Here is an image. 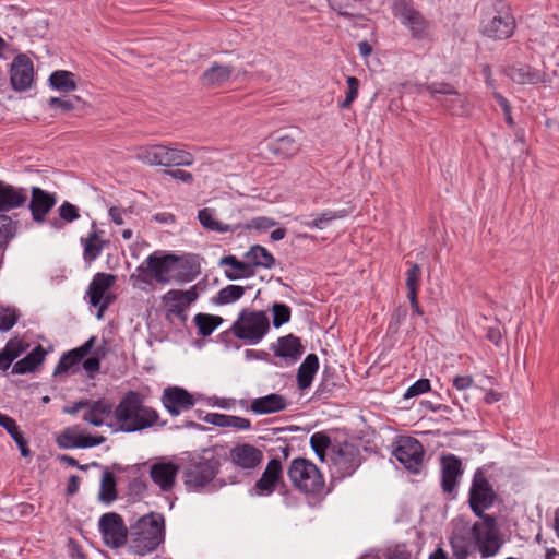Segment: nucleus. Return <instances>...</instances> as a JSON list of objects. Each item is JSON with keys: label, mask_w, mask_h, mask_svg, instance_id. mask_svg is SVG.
Instances as JSON below:
<instances>
[{"label": "nucleus", "mask_w": 559, "mask_h": 559, "mask_svg": "<svg viewBox=\"0 0 559 559\" xmlns=\"http://www.w3.org/2000/svg\"><path fill=\"white\" fill-rule=\"evenodd\" d=\"M56 204V198L38 187L32 188V198L29 202V210L33 219L37 223H43L46 215Z\"/></svg>", "instance_id": "393cba45"}, {"label": "nucleus", "mask_w": 559, "mask_h": 559, "mask_svg": "<svg viewBox=\"0 0 559 559\" xmlns=\"http://www.w3.org/2000/svg\"><path fill=\"white\" fill-rule=\"evenodd\" d=\"M59 216L67 223H71L79 218V211L76 206L70 202H63L59 207Z\"/></svg>", "instance_id": "bf43d9fd"}, {"label": "nucleus", "mask_w": 559, "mask_h": 559, "mask_svg": "<svg viewBox=\"0 0 559 559\" xmlns=\"http://www.w3.org/2000/svg\"><path fill=\"white\" fill-rule=\"evenodd\" d=\"M310 444L317 456L323 462L325 451L331 447V439L323 432H316L310 438Z\"/></svg>", "instance_id": "3c124183"}, {"label": "nucleus", "mask_w": 559, "mask_h": 559, "mask_svg": "<svg viewBox=\"0 0 559 559\" xmlns=\"http://www.w3.org/2000/svg\"><path fill=\"white\" fill-rule=\"evenodd\" d=\"M228 419L229 415L218 413H209L203 417V421H205L206 424L222 428L227 427Z\"/></svg>", "instance_id": "e2e57ef3"}, {"label": "nucleus", "mask_w": 559, "mask_h": 559, "mask_svg": "<svg viewBox=\"0 0 559 559\" xmlns=\"http://www.w3.org/2000/svg\"><path fill=\"white\" fill-rule=\"evenodd\" d=\"M27 347L28 345L23 341L13 338L10 340L2 349L14 361L27 349Z\"/></svg>", "instance_id": "4d7b16f0"}, {"label": "nucleus", "mask_w": 559, "mask_h": 559, "mask_svg": "<svg viewBox=\"0 0 559 559\" xmlns=\"http://www.w3.org/2000/svg\"><path fill=\"white\" fill-rule=\"evenodd\" d=\"M393 455L406 469L417 473L423 465L424 448L415 438L401 437Z\"/></svg>", "instance_id": "ddd939ff"}, {"label": "nucleus", "mask_w": 559, "mask_h": 559, "mask_svg": "<svg viewBox=\"0 0 559 559\" xmlns=\"http://www.w3.org/2000/svg\"><path fill=\"white\" fill-rule=\"evenodd\" d=\"M218 471L219 462L215 457L192 460L185 471L183 480L188 487L203 488L215 478Z\"/></svg>", "instance_id": "f8f14e48"}, {"label": "nucleus", "mask_w": 559, "mask_h": 559, "mask_svg": "<svg viewBox=\"0 0 559 559\" xmlns=\"http://www.w3.org/2000/svg\"><path fill=\"white\" fill-rule=\"evenodd\" d=\"M0 426L7 430V432L11 436V438L17 444L21 455L24 457L31 456V450L27 447V441L24 438L22 431L20 430L16 421L4 414L0 415Z\"/></svg>", "instance_id": "58836bf2"}, {"label": "nucleus", "mask_w": 559, "mask_h": 559, "mask_svg": "<svg viewBox=\"0 0 559 559\" xmlns=\"http://www.w3.org/2000/svg\"><path fill=\"white\" fill-rule=\"evenodd\" d=\"M283 484V468L278 459H272L254 484L257 496H271Z\"/></svg>", "instance_id": "aec40b11"}, {"label": "nucleus", "mask_w": 559, "mask_h": 559, "mask_svg": "<svg viewBox=\"0 0 559 559\" xmlns=\"http://www.w3.org/2000/svg\"><path fill=\"white\" fill-rule=\"evenodd\" d=\"M248 262L252 267L271 269L275 264L274 257L262 246L255 245L246 253Z\"/></svg>", "instance_id": "a19ab883"}, {"label": "nucleus", "mask_w": 559, "mask_h": 559, "mask_svg": "<svg viewBox=\"0 0 559 559\" xmlns=\"http://www.w3.org/2000/svg\"><path fill=\"white\" fill-rule=\"evenodd\" d=\"M442 489L452 492L457 484V477L462 474L461 461L454 455L443 456L441 460Z\"/></svg>", "instance_id": "2f4dec72"}, {"label": "nucleus", "mask_w": 559, "mask_h": 559, "mask_svg": "<svg viewBox=\"0 0 559 559\" xmlns=\"http://www.w3.org/2000/svg\"><path fill=\"white\" fill-rule=\"evenodd\" d=\"M99 530L106 545L118 548L127 540V528L117 513H106L99 519Z\"/></svg>", "instance_id": "f3484780"}, {"label": "nucleus", "mask_w": 559, "mask_h": 559, "mask_svg": "<svg viewBox=\"0 0 559 559\" xmlns=\"http://www.w3.org/2000/svg\"><path fill=\"white\" fill-rule=\"evenodd\" d=\"M130 540L133 552L145 556L158 548L165 540V518L151 512L130 526Z\"/></svg>", "instance_id": "7ed1b4c3"}, {"label": "nucleus", "mask_w": 559, "mask_h": 559, "mask_svg": "<svg viewBox=\"0 0 559 559\" xmlns=\"http://www.w3.org/2000/svg\"><path fill=\"white\" fill-rule=\"evenodd\" d=\"M115 419L121 431L135 432L155 426L159 415L156 409L145 405L141 393L128 391L115 407Z\"/></svg>", "instance_id": "f03ea898"}, {"label": "nucleus", "mask_w": 559, "mask_h": 559, "mask_svg": "<svg viewBox=\"0 0 559 559\" xmlns=\"http://www.w3.org/2000/svg\"><path fill=\"white\" fill-rule=\"evenodd\" d=\"M288 406L287 400L276 393L258 397L251 401L250 409L255 414H272L286 409Z\"/></svg>", "instance_id": "7c9ffc66"}, {"label": "nucleus", "mask_w": 559, "mask_h": 559, "mask_svg": "<svg viewBox=\"0 0 559 559\" xmlns=\"http://www.w3.org/2000/svg\"><path fill=\"white\" fill-rule=\"evenodd\" d=\"M452 525L450 545L454 559H467L475 550H478L481 557L488 558L495 556L501 548L502 542L496 518L492 515H486L484 521L473 525L457 518Z\"/></svg>", "instance_id": "f257e3e1"}, {"label": "nucleus", "mask_w": 559, "mask_h": 559, "mask_svg": "<svg viewBox=\"0 0 559 559\" xmlns=\"http://www.w3.org/2000/svg\"><path fill=\"white\" fill-rule=\"evenodd\" d=\"M275 354L280 357H290L297 359L302 354V346L299 338L287 335L278 340Z\"/></svg>", "instance_id": "79ce46f5"}, {"label": "nucleus", "mask_w": 559, "mask_h": 559, "mask_svg": "<svg viewBox=\"0 0 559 559\" xmlns=\"http://www.w3.org/2000/svg\"><path fill=\"white\" fill-rule=\"evenodd\" d=\"M234 70L235 68L231 64L214 62L202 73L200 78L201 83L205 87L222 86L229 81Z\"/></svg>", "instance_id": "c85d7f7f"}, {"label": "nucleus", "mask_w": 559, "mask_h": 559, "mask_svg": "<svg viewBox=\"0 0 559 559\" xmlns=\"http://www.w3.org/2000/svg\"><path fill=\"white\" fill-rule=\"evenodd\" d=\"M198 218L200 221V224L209 230L217 231V233H228V231H235L240 226L239 225H229L218 222L214 218L213 211L211 209H202L198 213Z\"/></svg>", "instance_id": "ea45409f"}, {"label": "nucleus", "mask_w": 559, "mask_h": 559, "mask_svg": "<svg viewBox=\"0 0 559 559\" xmlns=\"http://www.w3.org/2000/svg\"><path fill=\"white\" fill-rule=\"evenodd\" d=\"M26 200V189L0 182V214L21 207Z\"/></svg>", "instance_id": "cd10ccee"}, {"label": "nucleus", "mask_w": 559, "mask_h": 559, "mask_svg": "<svg viewBox=\"0 0 559 559\" xmlns=\"http://www.w3.org/2000/svg\"><path fill=\"white\" fill-rule=\"evenodd\" d=\"M16 234V223L11 216L0 214V249L8 245V242Z\"/></svg>", "instance_id": "8fccbe9b"}, {"label": "nucleus", "mask_w": 559, "mask_h": 559, "mask_svg": "<svg viewBox=\"0 0 559 559\" xmlns=\"http://www.w3.org/2000/svg\"><path fill=\"white\" fill-rule=\"evenodd\" d=\"M46 356V350L41 345L36 346L26 357L16 361L12 368L14 374H25L32 372L40 365Z\"/></svg>", "instance_id": "c9c22d12"}, {"label": "nucleus", "mask_w": 559, "mask_h": 559, "mask_svg": "<svg viewBox=\"0 0 559 559\" xmlns=\"http://www.w3.org/2000/svg\"><path fill=\"white\" fill-rule=\"evenodd\" d=\"M198 298L195 287L187 290L170 289L162 296V301L167 308V311L176 317L183 316L185 311Z\"/></svg>", "instance_id": "5701e85b"}, {"label": "nucleus", "mask_w": 559, "mask_h": 559, "mask_svg": "<svg viewBox=\"0 0 559 559\" xmlns=\"http://www.w3.org/2000/svg\"><path fill=\"white\" fill-rule=\"evenodd\" d=\"M105 437L103 436H90L78 433L73 428H67L58 437L57 442L60 448L63 449H73V448H92L95 445H99L105 442Z\"/></svg>", "instance_id": "a878e982"}, {"label": "nucleus", "mask_w": 559, "mask_h": 559, "mask_svg": "<svg viewBox=\"0 0 559 559\" xmlns=\"http://www.w3.org/2000/svg\"><path fill=\"white\" fill-rule=\"evenodd\" d=\"M151 258H160V253L154 252L150 254L145 261L136 267L135 273L130 276L132 285L142 290H147V288L152 286L153 281L157 282V275L148 262Z\"/></svg>", "instance_id": "473e14b6"}, {"label": "nucleus", "mask_w": 559, "mask_h": 559, "mask_svg": "<svg viewBox=\"0 0 559 559\" xmlns=\"http://www.w3.org/2000/svg\"><path fill=\"white\" fill-rule=\"evenodd\" d=\"M393 12L401 24L408 29L413 39L424 40L431 36V23L414 8L411 1L394 0Z\"/></svg>", "instance_id": "1a4fd4ad"}, {"label": "nucleus", "mask_w": 559, "mask_h": 559, "mask_svg": "<svg viewBox=\"0 0 559 559\" xmlns=\"http://www.w3.org/2000/svg\"><path fill=\"white\" fill-rule=\"evenodd\" d=\"M495 493L484 477H475L469 491V506L473 512L484 521V510L490 508Z\"/></svg>", "instance_id": "a211bd4d"}, {"label": "nucleus", "mask_w": 559, "mask_h": 559, "mask_svg": "<svg viewBox=\"0 0 559 559\" xmlns=\"http://www.w3.org/2000/svg\"><path fill=\"white\" fill-rule=\"evenodd\" d=\"M179 466L173 462H155L150 466V477L163 492H169L176 485Z\"/></svg>", "instance_id": "4be33fe9"}, {"label": "nucleus", "mask_w": 559, "mask_h": 559, "mask_svg": "<svg viewBox=\"0 0 559 559\" xmlns=\"http://www.w3.org/2000/svg\"><path fill=\"white\" fill-rule=\"evenodd\" d=\"M226 428H234L236 430H249L251 428V421L248 418L229 415Z\"/></svg>", "instance_id": "0e129e2a"}, {"label": "nucleus", "mask_w": 559, "mask_h": 559, "mask_svg": "<svg viewBox=\"0 0 559 559\" xmlns=\"http://www.w3.org/2000/svg\"><path fill=\"white\" fill-rule=\"evenodd\" d=\"M473 378L471 376H457L453 379V385L457 390H466L473 385Z\"/></svg>", "instance_id": "774afa93"}, {"label": "nucleus", "mask_w": 559, "mask_h": 559, "mask_svg": "<svg viewBox=\"0 0 559 559\" xmlns=\"http://www.w3.org/2000/svg\"><path fill=\"white\" fill-rule=\"evenodd\" d=\"M219 264L229 266V270L225 271V275L230 281L248 278L255 273V270L249 262L239 261L235 255L222 258Z\"/></svg>", "instance_id": "72a5a7b5"}, {"label": "nucleus", "mask_w": 559, "mask_h": 559, "mask_svg": "<svg viewBox=\"0 0 559 559\" xmlns=\"http://www.w3.org/2000/svg\"><path fill=\"white\" fill-rule=\"evenodd\" d=\"M20 311L12 306L0 305V331H10L19 321Z\"/></svg>", "instance_id": "de8ad7c7"}, {"label": "nucleus", "mask_w": 559, "mask_h": 559, "mask_svg": "<svg viewBox=\"0 0 559 559\" xmlns=\"http://www.w3.org/2000/svg\"><path fill=\"white\" fill-rule=\"evenodd\" d=\"M148 262L159 284L175 282L182 285L192 282L200 273L199 263L189 255L160 254V258H151Z\"/></svg>", "instance_id": "20e7f679"}, {"label": "nucleus", "mask_w": 559, "mask_h": 559, "mask_svg": "<svg viewBox=\"0 0 559 559\" xmlns=\"http://www.w3.org/2000/svg\"><path fill=\"white\" fill-rule=\"evenodd\" d=\"M428 391H430V381L428 379H419L406 390L404 399H411Z\"/></svg>", "instance_id": "13d9d810"}, {"label": "nucleus", "mask_w": 559, "mask_h": 559, "mask_svg": "<svg viewBox=\"0 0 559 559\" xmlns=\"http://www.w3.org/2000/svg\"><path fill=\"white\" fill-rule=\"evenodd\" d=\"M135 158L148 166H191L194 163L190 152L165 144L140 146Z\"/></svg>", "instance_id": "423d86ee"}, {"label": "nucleus", "mask_w": 559, "mask_h": 559, "mask_svg": "<svg viewBox=\"0 0 559 559\" xmlns=\"http://www.w3.org/2000/svg\"><path fill=\"white\" fill-rule=\"evenodd\" d=\"M276 224V222L269 217H257L253 218L247 226V228H254V229H269L273 227Z\"/></svg>", "instance_id": "69168bd1"}, {"label": "nucleus", "mask_w": 559, "mask_h": 559, "mask_svg": "<svg viewBox=\"0 0 559 559\" xmlns=\"http://www.w3.org/2000/svg\"><path fill=\"white\" fill-rule=\"evenodd\" d=\"M329 463L336 477L350 476L361 463L359 448L348 442L333 445L329 454Z\"/></svg>", "instance_id": "9d476101"}, {"label": "nucleus", "mask_w": 559, "mask_h": 559, "mask_svg": "<svg viewBox=\"0 0 559 559\" xmlns=\"http://www.w3.org/2000/svg\"><path fill=\"white\" fill-rule=\"evenodd\" d=\"M166 174L169 175L171 178L177 179L182 182L190 183L193 179V176L191 173L182 170V169L167 170Z\"/></svg>", "instance_id": "338daca9"}, {"label": "nucleus", "mask_w": 559, "mask_h": 559, "mask_svg": "<svg viewBox=\"0 0 559 559\" xmlns=\"http://www.w3.org/2000/svg\"><path fill=\"white\" fill-rule=\"evenodd\" d=\"M10 83L14 91L25 92L34 83V66L24 53L17 55L10 66Z\"/></svg>", "instance_id": "2eb2a0df"}, {"label": "nucleus", "mask_w": 559, "mask_h": 559, "mask_svg": "<svg viewBox=\"0 0 559 559\" xmlns=\"http://www.w3.org/2000/svg\"><path fill=\"white\" fill-rule=\"evenodd\" d=\"M346 83H347L346 96H345V99L340 103V107L344 108V109L350 107L352 103L358 96V91H359V86H360L359 80L355 76H347Z\"/></svg>", "instance_id": "603ef678"}, {"label": "nucleus", "mask_w": 559, "mask_h": 559, "mask_svg": "<svg viewBox=\"0 0 559 559\" xmlns=\"http://www.w3.org/2000/svg\"><path fill=\"white\" fill-rule=\"evenodd\" d=\"M319 369V360L314 354H309L297 371V383L300 390L311 386L314 374Z\"/></svg>", "instance_id": "f704fd0d"}, {"label": "nucleus", "mask_w": 559, "mask_h": 559, "mask_svg": "<svg viewBox=\"0 0 559 559\" xmlns=\"http://www.w3.org/2000/svg\"><path fill=\"white\" fill-rule=\"evenodd\" d=\"M273 310V325L280 328L290 319V309L284 304H275Z\"/></svg>", "instance_id": "6e6d98bb"}, {"label": "nucleus", "mask_w": 559, "mask_h": 559, "mask_svg": "<svg viewBox=\"0 0 559 559\" xmlns=\"http://www.w3.org/2000/svg\"><path fill=\"white\" fill-rule=\"evenodd\" d=\"M92 356L84 360L83 368L90 374L96 373L100 368V359L105 356V348L97 347L93 352L91 350Z\"/></svg>", "instance_id": "864d4df0"}, {"label": "nucleus", "mask_w": 559, "mask_h": 559, "mask_svg": "<svg viewBox=\"0 0 559 559\" xmlns=\"http://www.w3.org/2000/svg\"><path fill=\"white\" fill-rule=\"evenodd\" d=\"M116 281V276L107 273H97L87 290L90 302L92 306L97 307V319H102L104 312L110 304L109 296H106V292L112 286Z\"/></svg>", "instance_id": "4468645a"}, {"label": "nucleus", "mask_w": 559, "mask_h": 559, "mask_svg": "<svg viewBox=\"0 0 559 559\" xmlns=\"http://www.w3.org/2000/svg\"><path fill=\"white\" fill-rule=\"evenodd\" d=\"M111 414L115 415V407L109 401L105 399L97 401L88 400V405H86L85 413L83 414V420L92 426L99 427L104 425Z\"/></svg>", "instance_id": "bb28decb"}, {"label": "nucleus", "mask_w": 559, "mask_h": 559, "mask_svg": "<svg viewBox=\"0 0 559 559\" xmlns=\"http://www.w3.org/2000/svg\"><path fill=\"white\" fill-rule=\"evenodd\" d=\"M270 329L269 318L264 311L242 310L234 322V335L250 344L259 343Z\"/></svg>", "instance_id": "6e6552de"}, {"label": "nucleus", "mask_w": 559, "mask_h": 559, "mask_svg": "<svg viewBox=\"0 0 559 559\" xmlns=\"http://www.w3.org/2000/svg\"><path fill=\"white\" fill-rule=\"evenodd\" d=\"M229 461L236 468L252 471L262 463L263 453L250 443H240L230 449Z\"/></svg>", "instance_id": "6ab92c4d"}, {"label": "nucleus", "mask_w": 559, "mask_h": 559, "mask_svg": "<svg viewBox=\"0 0 559 559\" xmlns=\"http://www.w3.org/2000/svg\"><path fill=\"white\" fill-rule=\"evenodd\" d=\"M349 215L347 210L340 211H325L316 216L312 221L304 222L302 224L309 228L316 229H324L330 226V224L338 218H344Z\"/></svg>", "instance_id": "37998d69"}, {"label": "nucleus", "mask_w": 559, "mask_h": 559, "mask_svg": "<svg viewBox=\"0 0 559 559\" xmlns=\"http://www.w3.org/2000/svg\"><path fill=\"white\" fill-rule=\"evenodd\" d=\"M287 475L296 489L306 495H320L324 490V478L311 461L296 457L290 461Z\"/></svg>", "instance_id": "0eeeda50"}, {"label": "nucleus", "mask_w": 559, "mask_h": 559, "mask_svg": "<svg viewBox=\"0 0 559 559\" xmlns=\"http://www.w3.org/2000/svg\"><path fill=\"white\" fill-rule=\"evenodd\" d=\"M420 276L421 271L418 264H412L406 274V287L408 289V295L417 294Z\"/></svg>", "instance_id": "5fc2aeb1"}, {"label": "nucleus", "mask_w": 559, "mask_h": 559, "mask_svg": "<svg viewBox=\"0 0 559 559\" xmlns=\"http://www.w3.org/2000/svg\"><path fill=\"white\" fill-rule=\"evenodd\" d=\"M431 96L442 95L443 98H437L441 105L454 116L467 117L473 112V104L468 98L459 93L454 86L444 82H436L427 86Z\"/></svg>", "instance_id": "9b49d317"}, {"label": "nucleus", "mask_w": 559, "mask_h": 559, "mask_svg": "<svg viewBox=\"0 0 559 559\" xmlns=\"http://www.w3.org/2000/svg\"><path fill=\"white\" fill-rule=\"evenodd\" d=\"M104 231L100 230L95 221L91 224V231L87 237L81 238L83 246V259L85 262H93L96 260L109 241L103 238Z\"/></svg>", "instance_id": "b1692460"}, {"label": "nucleus", "mask_w": 559, "mask_h": 559, "mask_svg": "<svg viewBox=\"0 0 559 559\" xmlns=\"http://www.w3.org/2000/svg\"><path fill=\"white\" fill-rule=\"evenodd\" d=\"M199 334L203 337L211 335L214 330L223 323V319L219 316L198 313L193 319Z\"/></svg>", "instance_id": "c03bdc74"}, {"label": "nucleus", "mask_w": 559, "mask_h": 559, "mask_svg": "<svg viewBox=\"0 0 559 559\" xmlns=\"http://www.w3.org/2000/svg\"><path fill=\"white\" fill-rule=\"evenodd\" d=\"M515 27L516 22L510 5L498 0L484 11L479 32L489 39L504 40L514 34Z\"/></svg>", "instance_id": "39448f33"}, {"label": "nucleus", "mask_w": 559, "mask_h": 559, "mask_svg": "<svg viewBox=\"0 0 559 559\" xmlns=\"http://www.w3.org/2000/svg\"><path fill=\"white\" fill-rule=\"evenodd\" d=\"M96 342V336H91L83 345L62 355L55 368L53 374H61L70 370L91 353Z\"/></svg>", "instance_id": "c756f323"}, {"label": "nucleus", "mask_w": 559, "mask_h": 559, "mask_svg": "<svg viewBox=\"0 0 559 559\" xmlns=\"http://www.w3.org/2000/svg\"><path fill=\"white\" fill-rule=\"evenodd\" d=\"M48 105L51 109H61L62 111H71L74 109V103L72 99L62 97H50Z\"/></svg>", "instance_id": "680f3d73"}, {"label": "nucleus", "mask_w": 559, "mask_h": 559, "mask_svg": "<svg viewBox=\"0 0 559 559\" xmlns=\"http://www.w3.org/2000/svg\"><path fill=\"white\" fill-rule=\"evenodd\" d=\"M49 86L61 93H70L76 88V76L67 70H56L48 79Z\"/></svg>", "instance_id": "4c0bfd02"}, {"label": "nucleus", "mask_w": 559, "mask_h": 559, "mask_svg": "<svg viewBox=\"0 0 559 559\" xmlns=\"http://www.w3.org/2000/svg\"><path fill=\"white\" fill-rule=\"evenodd\" d=\"M117 498L116 480L111 472L106 471L100 480L99 499L110 503Z\"/></svg>", "instance_id": "49530a36"}, {"label": "nucleus", "mask_w": 559, "mask_h": 559, "mask_svg": "<svg viewBox=\"0 0 559 559\" xmlns=\"http://www.w3.org/2000/svg\"><path fill=\"white\" fill-rule=\"evenodd\" d=\"M46 356V350L41 345L36 346L26 357L16 361L12 368L14 374H25L32 372L40 365Z\"/></svg>", "instance_id": "e433bc0d"}, {"label": "nucleus", "mask_w": 559, "mask_h": 559, "mask_svg": "<svg viewBox=\"0 0 559 559\" xmlns=\"http://www.w3.org/2000/svg\"><path fill=\"white\" fill-rule=\"evenodd\" d=\"M273 151L287 157L294 156L299 152V144L290 134L277 138L273 143Z\"/></svg>", "instance_id": "a18cd8bd"}, {"label": "nucleus", "mask_w": 559, "mask_h": 559, "mask_svg": "<svg viewBox=\"0 0 559 559\" xmlns=\"http://www.w3.org/2000/svg\"><path fill=\"white\" fill-rule=\"evenodd\" d=\"M245 294V287L238 285H227L222 288L216 298L215 302L218 305H227L237 301Z\"/></svg>", "instance_id": "09e8293b"}, {"label": "nucleus", "mask_w": 559, "mask_h": 559, "mask_svg": "<svg viewBox=\"0 0 559 559\" xmlns=\"http://www.w3.org/2000/svg\"><path fill=\"white\" fill-rule=\"evenodd\" d=\"M504 74L516 84H540L549 83L557 75L556 71L549 74L530 64L516 63L504 69Z\"/></svg>", "instance_id": "dca6fc26"}, {"label": "nucleus", "mask_w": 559, "mask_h": 559, "mask_svg": "<svg viewBox=\"0 0 559 559\" xmlns=\"http://www.w3.org/2000/svg\"><path fill=\"white\" fill-rule=\"evenodd\" d=\"M131 213L132 212L130 210H126L118 206H111L108 211L111 221L116 225H123L126 223V217H130Z\"/></svg>", "instance_id": "052dcab7"}, {"label": "nucleus", "mask_w": 559, "mask_h": 559, "mask_svg": "<svg viewBox=\"0 0 559 559\" xmlns=\"http://www.w3.org/2000/svg\"><path fill=\"white\" fill-rule=\"evenodd\" d=\"M162 402L164 407L173 416H178L182 412L189 411L194 406L193 395L179 386L165 389L162 395Z\"/></svg>", "instance_id": "412c9836"}]
</instances>
